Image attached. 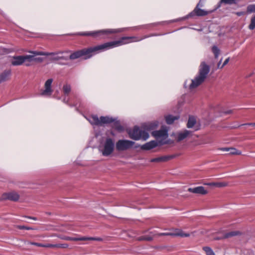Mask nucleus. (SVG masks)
I'll return each instance as SVG.
<instances>
[{"instance_id": "37998d69", "label": "nucleus", "mask_w": 255, "mask_h": 255, "mask_svg": "<svg viewBox=\"0 0 255 255\" xmlns=\"http://www.w3.org/2000/svg\"><path fill=\"white\" fill-rule=\"evenodd\" d=\"M230 60V58H227L224 62L223 64L222 65L221 68H223L224 66H225L226 65H227L229 61Z\"/></svg>"}, {"instance_id": "9d476101", "label": "nucleus", "mask_w": 255, "mask_h": 255, "mask_svg": "<svg viewBox=\"0 0 255 255\" xmlns=\"http://www.w3.org/2000/svg\"><path fill=\"white\" fill-rule=\"evenodd\" d=\"M152 135L157 139L160 144H164L167 143L166 140L168 137V130L165 128H162L158 130H155L152 132Z\"/></svg>"}, {"instance_id": "c9c22d12", "label": "nucleus", "mask_w": 255, "mask_h": 255, "mask_svg": "<svg viewBox=\"0 0 255 255\" xmlns=\"http://www.w3.org/2000/svg\"><path fill=\"white\" fill-rule=\"evenodd\" d=\"M233 113V111L232 110H229L227 111H221V115H227V114H230Z\"/></svg>"}, {"instance_id": "8fccbe9b", "label": "nucleus", "mask_w": 255, "mask_h": 255, "mask_svg": "<svg viewBox=\"0 0 255 255\" xmlns=\"http://www.w3.org/2000/svg\"><path fill=\"white\" fill-rule=\"evenodd\" d=\"M72 241H80V239H79V238H72Z\"/></svg>"}, {"instance_id": "a19ab883", "label": "nucleus", "mask_w": 255, "mask_h": 255, "mask_svg": "<svg viewBox=\"0 0 255 255\" xmlns=\"http://www.w3.org/2000/svg\"><path fill=\"white\" fill-rule=\"evenodd\" d=\"M91 237H83L79 238L80 241H91Z\"/></svg>"}, {"instance_id": "603ef678", "label": "nucleus", "mask_w": 255, "mask_h": 255, "mask_svg": "<svg viewBox=\"0 0 255 255\" xmlns=\"http://www.w3.org/2000/svg\"><path fill=\"white\" fill-rule=\"evenodd\" d=\"M254 123H248V124H245L244 125L254 126ZM243 125H242L241 126H243Z\"/></svg>"}, {"instance_id": "4be33fe9", "label": "nucleus", "mask_w": 255, "mask_h": 255, "mask_svg": "<svg viewBox=\"0 0 255 255\" xmlns=\"http://www.w3.org/2000/svg\"><path fill=\"white\" fill-rule=\"evenodd\" d=\"M240 234V232L238 231H232L227 233H225L224 235L221 237H219L216 238V240H221L227 238H229L230 237L237 236Z\"/></svg>"}, {"instance_id": "c03bdc74", "label": "nucleus", "mask_w": 255, "mask_h": 255, "mask_svg": "<svg viewBox=\"0 0 255 255\" xmlns=\"http://www.w3.org/2000/svg\"><path fill=\"white\" fill-rule=\"evenodd\" d=\"M91 241H102L103 239L101 238L91 237Z\"/></svg>"}, {"instance_id": "5701e85b", "label": "nucleus", "mask_w": 255, "mask_h": 255, "mask_svg": "<svg viewBox=\"0 0 255 255\" xmlns=\"http://www.w3.org/2000/svg\"><path fill=\"white\" fill-rule=\"evenodd\" d=\"M196 123V120L195 118L193 116H190L187 124V127L189 128H192L194 127Z\"/></svg>"}, {"instance_id": "a18cd8bd", "label": "nucleus", "mask_w": 255, "mask_h": 255, "mask_svg": "<svg viewBox=\"0 0 255 255\" xmlns=\"http://www.w3.org/2000/svg\"><path fill=\"white\" fill-rule=\"evenodd\" d=\"M220 149L223 151H229V150H230V148L224 147V148H222Z\"/></svg>"}, {"instance_id": "bb28decb", "label": "nucleus", "mask_w": 255, "mask_h": 255, "mask_svg": "<svg viewBox=\"0 0 255 255\" xmlns=\"http://www.w3.org/2000/svg\"><path fill=\"white\" fill-rule=\"evenodd\" d=\"M246 12L247 14L255 13V4H250L248 5Z\"/></svg>"}, {"instance_id": "de8ad7c7", "label": "nucleus", "mask_w": 255, "mask_h": 255, "mask_svg": "<svg viewBox=\"0 0 255 255\" xmlns=\"http://www.w3.org/2000/svg\"><path fill=\"white\" fill-rule=\"evenodd\" d=\"M26 217L28 218V219H32V220H33L34 221H36L37 220L36 218L34 217L26 216Z\"/></svg>"}, {"instance_id": "49530a36", "label": "nucleus", "mask_w": 255, "mask_h": 255, "mask_svg": "<svg viewBox=\"0 0 255 255\" xmlns=\"http://www.w3.org/2000/svg\"><path fill=\"white\" fill-rule=\"evenodd\" d=\"M222 58H221L220 59V60L219 61V62H218V64H217V67L218 68H221V63H222Z\"/></svg>"}, {"instance_id": "aec40b11", "label": "nucleus", "mask_w": 255, "mask_h": 255, "mask_svg": "<svg viewBox=\"0 0 255 255\" xmlns=\"http://www.w3.org/2000/svg\"><path fill=\"white\" fill-rule=\"evenodd\" d=\"M10 74V70H6L4 71L1 74H0V83L8 80Z\"/></svg>"}, {"instance_id": "5fc2aeb1", "label": "nucleus", "mask_w": 255, "mask_h": 255, "mask_svg": "<svg viewBox=\"0 0 255 255\" xmlns=\"http://www.w3.org/2000/svg\"><path fill=\"white\" fill-rule=\"evenodd\" d=\"M25 65H26V66H29V64H26Z\"/></svg>"}, {"instance_id": "f03ea898", "label": "nucleus", "mask_w": 255, "mask_h": 255, "mask_svg": "<svg viewBox=\"0 0 255 255\" xmlns=\"http://www.w3.org/2000/svg\"><path fill=\"white\" fill-rule=\"evenodd\" d=\"M210 67L205 62H201L199 69L198 74L191 80V83L188 84V80L185 81L184 86L185 88L188 87L192 90L204 82L210 72Z\"/></svg>"}, {"instance_id": "864d4df0", "label": "nucleus", "mask_w": 255, "mask_h": 255, "mask_svg": "<svg viewBox=\"0 0 255 255\" xmlns=\"http://www.w3.org/2000/svg\"><path fill=\"white\" fill-rule=\"evenodd\" d=\"M198 4H199V6H202V4L200 3V2H199Z\"/></svg>"}, {"instance_id": "20e7f679", "label": "nucleus", "mask_w": 255, "mask_h": 255, "mask_svg": "<svg viewBox=\"0 0 255 255\" xmlns=\"http://www.w3.org/2000/svg\"><path fill=\"white\" fill-rule=\"evenodd\" d=\"M93 126H102L114 122L116 118L110 116H101L98 118L96 115H92L86 118Z\"/></svg>"}, {"instance_id": "39448f33", "label": "nucleus", "mask_w": 255, "mask_h": 255, "mask_svg": "<svg viewBox=\"0 0 255 255\" xmlns=\"http://www.w3.org/2000/svg\"><path fill=\"white\" fill-rule=\"evenodd\" d=\"M115 145L114 139L111 137H107L105 141L101 143L99 150L103 156L107 157L114 152Z\"/></svg>"}, {"instance_id": "7c9ffc66", "label": "nucleus", "mask_w": 255, "mask_h": 255, "mask_svg": "<svg viewBox=\"0 0 255 255\" xmlns=\"http://www.w3.org/2000/svg\"><path fill=\"white\" fill-rule=\"evenodd\" d=\"M159 125V122L157 121H155L154 122L151 123L147 128V129H152L156 127H157Z\"/></svg>"}, {"instance_id": "ea45409f", "label": "nucleus", "mask_w": 255, "mask_h": 255, "mask_svg": "<svg viewBox=\"0 0 255 255\" xmlns=\"http://www.w3.org/2000/svg\"><path fill=\"white\" fill-rule=\"evenodd\" d=\"M160 159L159 157L152 158L151 159H150V162H160Z\"/></svg>"}, {"instance_id": "cd10ccee", "label": "nucleus", "mask_w": 255, "mask_h": 255, "mask_svg": "<svg viewBox=\"0 0 255 255\" xmlns=\"http://www.w3.org/2000/svg\"><path fill=\"white\" fill-rule=\"evenodd\" d=\"M175 157L174 155H165L159 157L160 162H165L167 161L170 159H173Z\"/></svg>"}, {"instance_id": "6e6d98bb", "label": "nucleus", "mask_w": 255, "mask_h": 255, "mask_svg": "<svg viewBox=\"0 0 255 255\" xmlns=\"http://www.w3.org/2000/svg\"><path fill=\"white\" fill-rule=\"evenodd\" d=\"M254 125H255V123L254 124Z\"/></svg>"}, {"instance_id": "79ce46f5", "label": "nucleus", "mask_w": 255, "mask_h": 255, "mask_svg": "<svg viewBox=\"0 0 255 255\" xmlns=\"http://www.w3.org/2000/svg\"><path fill=\"white\" fill-rule=\"evenodd\" d=\"M226 185V183H221V182H217L216 184V186L221 187H224Z\"/></svg>"}, {"instance_id": "58836bf2", "label": "nucleus", "mask_w": 255, "mask_h": 255, "mask_svg": "<svg viewBox=\"0 0 255 255\" xmlns=\"http://www.w3.org/2000/svg\"><path fill=\"white\" fill-rule=\"evenodd\" d=\"M235 13L238 16H241L245 15L247 13V12L246 11H238L235 12Z\"/></svg>"}, {"instance_id": "f704fd0d", "label": "nucleus", "mask_w": 255, "mask_h": 255, "mask_svg": "<svg viewBox=\"0 0 255 255\" xmlns=\"http://www.w3.org/2000/svg\"><path fill=\"white\" fill-rule=\"evenodd\" d=\"M68 247L67 244H57V248H66Z\"/></svg>"}, {"instance_id": "e433bc0d", "label": "nucleus", "mask_w": 255, "mask_h": 255, "mask_svg": "<svg viewBox=\"0 0 255 255\" xmlns=\"http://www.w3.org/2000/svg\"><path fill=\"white\" fill-rule=\"evenodd\" d=\"M18 229H19L20 230L25 229L26 230H33V229L31 227H26V226H18Z\"/></svg>"}, {"instance_id": "423d86ee", "label": "nucleus", "mask_w": 255, "mask_h": 255, "mask_svg": "<svg viewBox=\"0 0 255 255\" xmlns=\"http://www.w3.org/2000/svg\"><path fill=\"white\" fill-rule=\"evenodd\" d=\"M36 54H40L43 56H50L49 59L51 61H59L58 64L61 65H65L67 64L62 61H68L67 51H58L55 52H40L36 53Z\"/></svg>"}, {"instance_id": "3c124183", "label": "nucleus", "mask_w": 255, "mask_h": 255, "mask_svg": "<svg viewBox=\"0 0 255 255\" xmlns=\"http://www.w3.org/2000/svg\"><path fill=\"white\" fill-rule=\"evenodd\" d=\"M73 237H66L65 238V240H68V241H72Z\"/></svg>"}, {"instance_id": "f3484780", "label": "nucleus", "mask_w": 255, "mask_h": 255, "mask_svg": "<svg viewBox=\"0 0 255 255\" xmlns=\"http://www.w3.org/2000/svg\"><path fill=\"white\" fill-rule=\"evenodd\" d=\"M62 91L65 97L63 99V101L65 103H68L69 99L67 98L66 97L68 96L71 91V87L68 83H65L64 84L62 88Z\"/></svg>"}, {"instance_id": "4468645a", "label": "nucleus", "mask_w": 255, "mask_h": 255, "mask_svg": "<svg viewBox=\"0 0 255 255\" xmlns=\"http://www.w3.org/2000/svg\"><path fill=\"white\" fill-rule=\"evenodd\" d=\"M19 198V195L15 192H10L4 193L2 195V199H7L13 201H17Z\"/></svg>"}, {"instance_id": "a211bd4d", "label": "nucleus", "mask_w": 255, "mask_h": 255, "mask_svg": "<svg viewBox=\"0 0 255 255\" xmlns=\"http://www.w3.org/2000/svg\"><path fill=\"white\" fill-rule=\"evenodd\" d=\"M191 132L189 130L185 129L183 131L178 132L177 133L176 139L178 141H180L185 138H187L191 134Z\"/></svg>"}, {"instance_id": "9b49d317", "label": "nucleus", "mask_w": 255, "mask_h": 255, "mask_svg": "<svg viewBox=\"0 0 255 255\" xmlns=\"http://www.w3.org/2000/svg\"><path fill=\"white\" fill-rule=\"evenodd\" d=\"M159 236H170L173 237H188L190 236V234L184 233L182 230L179 229H175L171 232L167 233H162L159 234Z\"/></svg>"}, {"instance_id": "393cba45", "label": "nucleus", "mask_w": 255, "mask_h": 255, "mask_svg": "<svg viewBox=\"0 0 255 255\" xmlns=\"http://www.w3.org/2000/svg\"><path fill=\"white\" fill-rule=\"evenodd\" d=\"M248 28L251 30H253L255 28V14H254L251 16Z\"/></svg>"}, {"instance_id": "dca6fc26", "label": "nucleus", "mask_w": 255, "mask_h": 255, "mask_svg": "<svg viewBox=\"0 0 255 255\" xmlns=\"http://www.w3.org/2000/svg\"><path fill=\"white\" fill-rule=\"evenodd\" d=\"M25 61H26V55L14 56L11 61V64L13 66L21 65Z\"/></svg>"}, {"instance_id": "2eb2a0df", "label": "nucleus", "mask_w": 255, "mask_h": 255, "mask_svg": "<svg viewBox=\"0 0 255 255\" xmlns=\"http://www.w3.org/2000/svg\"><path fill=\"white\" fill-rule=\"evenodd\" d=\"M158 141L155 140H151L145 143L141 146V148L143 150H148L152 149L158 145H160Z\"/></svg>"}, {"instance_id": "473e14b6", "label": "nucleus", "mask_w": 255, "mask_h": 255, "mask_svg": "<svg viewBox=\"0 0 255 255\" xmlns=\"http://www.w3.org/2000/svg\"><path fill=\"white\" fill-rule=\"evenodd\" d=\"M236 0H221V2L226 4H232L235 3Z\"/></svg>"}, {"instance_id": "412c9836", "label": "nucleus", "mask_w": 255, "mask_h": 255, "mask_svg": "<svg viewBox=\"0 0 255 255\" xmlns=\"http://www.w3.org/2000/svg\"><path fill=\"white\" fill-rule=\"evenodd\" d=\"M179 119V116H172L171 115H167L165 116V119L166 123L168 125H171L173 123V122L178 119Z\"/></svg>"}, {"instance_id": "4c0bfd02", "label": "nucleus", "mask_w": 255, "mask_h": 255, "mask_svg": "<svg viewBox=\"0 0 255 255\" xmlns=\"http://www.w3.org/2000/svg\"><path fill=\"white\" fill-rule=\"evenodd\" d=\"M29 244L31 245H34L37 247H43L44 244L35 243V242H29Z\"/></svg>"}, {"instance_id": "1a4fd4ad", "label": "nucleus", "mask_w": 255, "mask_h": 255, "mask_svg": "<svg viewBox=\"0 0 255 255\" xmlns=\"http://www.w3.org/2000/svg\"><path fill=\"white\" fill-rule=\"evenodd\" d=\"M135 142L133 141L128 139H119L115 144L117 151H125L132 147Z\"/></svg>"}, {"instance_id": "f8f14e48", "label": "nucleus", "mask_w": 255, "mask_h": 255, "mask_svg": "<svg viewBox=\"0 0 255 255\" xmlns=\"http://www.w3.org/2000/svg\"><path fill=\"white\" fill-rule=\"evenodd\" d=\"M53 82L52 78L48 79L44 84V89L41 90L40 95L46 97H50L53 92L51 85Z\"/></svg>"}, {"instance_id": "09e8293b", "label": "nucleus", "mask_w": 255, "mask_h": 255, "mask_svg": "<svg viewBox=\"0 0 255 255\" xmlns=\"http://www.w3.org/2000/svg\"><path fill=\"white\" fill-rule=\"evenodd\" d=\"M216 183L212 182V183H208L207 185H210V186H216Z\"/></svg>"}, {"instance_id": "0eeeda50", "label": "nucleus", "mask_w": 255, "mask_h": 255, "mask_svg": "<svg viewBox=\"0 0 255 255\" xmlns=\"http://www.w3.org/2000/svg\"><path fill=\"white\" fill-rule=\"evenodd\" d=\"M128 134L131 139L135 140L140 139L146 140L149 136L147 131L138 126H134L132 129H129L128 131Z\"/></svg>"}, {"instance_id": "c756f323", "label": "nucleus", "mask_w": 255, "mask_h": 255, "mask_svg": "<svg viewBox=\"0 0 255 255\" xmlns=\"http://www.w3.org/2000/svg\"><path fill=\"white\" fill-rule=\"evenodd\" d=\"M153 237L151 236H143L138 238V240L142 241L145 240L148 241H150L152 240Z\"/></svg>"}, {"instance_id": "72a5a7b5", "label": "nucleus", "mask_w": 255, "mask_h": 255, "mask_svg": "<svg viewBox=\"0 0 255 255\" xmlns=\"http://www.w3.org/2000/svg\"><path fill=\"white\" fill-rule=\"evenodd\" d=\"M43 247H44V248H57V244H44Z\"/></svg>"}, {"instance_id": "ddd939ff", "label": "nucleus", "mask_w": 255, "mask_h": 255, "mask_svg": "<svg viewBox=\"0 0 255 255\" xmlns=\"http://www.w3.org/2000/svg\"><path fill=\"white\" fill-rule=\"evenodd\" d=\"M43 52L42 51H29V53L32 54V55H26V61L29 62L35 61L39 63H41L43 61V58L42 57H36V56L41 55L40 54H36V53Z\"/></svg>"}, {"instance_id": "b1692460", "label": "nucleus", "mask_w": 255, "mask_h": 255, "mask_svg": "<svg viewBox=\"0 0 255 255\" xmlns=\"http://www.w3.org/2000/svg\"><path fill=\"white\" fill-rule=\"evenodd\" d=\"M113 124V128L119 131H122L123 130L124 128L121 125L120 122L117 121V119L116 118V120L114 122L112 123Z\"/></svg>"}, {"instance_id": "f257e3e1", "label": "nucleus", "mask_w": 255, "mask_h": 255, "mask_svg": "<svg viewBox=\"0 0 255 255\" xmlns=\"http://www.w3.org/2000/svg\"><path fill=\"white\" fill-rule=\"evenodd\" d=\"M157 35H159L152 34L150 35L145 36L143 38H139L135 36L123 37L119 40L106 42L101 45L91 47L88 48H84L75 52H72L70 50H66L68 60L70 59L73 60L79 58H83L84 59H88L100 52L104 51L105 50L128 44L130 42L139 41L150 36Z\"/></svg>"}, {"instance_id": "c85d7f7f", "label": "nucleus", "mask_w": 255, "mask_h": 255, "mask_svg": "<svg viewBox=\"0 0 255 255\" xmlns=\"http://www.w3.org/2000/svg\"><path fill=\"white\" fill-rule=\"evenodd\" d=\"M203 250L205 252L206 255H215L212 249L209 247H204Z\"/></svg>"}, {"instance_id": "6ab92c4d", "label": "nucleus", "mask_w": 255, "mask_h": 255, "mask_svg": "<svg viewBox=\"0 0 255 255\" xmlns=\"http://www.w3.org/2000/svg\"><path fill=\"white\" fill-rule=\"evenodd\" d=\"M190 192L202 195L206 194L207 192L203 186H198L195 188H189L188 190Z\"/></svg>"}, {"instance_id": "6e6552de", "label": "nucleus", "mask_w": 255, "mask_h": 255, "mask_svg": "<svg viewBox=\"0 0 255 255\" xmlns=\"http://www.w3.org/2000/svg\"><path fill=\"white\" fill-rule=\"evenodd\" d=\"M199 4H197L196 7L195 8L194 10L193 11L191 12L188 14L184 17L174 19L168 21H163L161 22V23H165L166 24H169L172 22H176L181 20H185L189 17L193 16L194 14H196V15L199 16H201L207 15L209 13V12L207 11L199 8Z\"/></svg>"}, {"instance_id": "a878e982", "label": "nucleus", "mask_w": 255, "mask_h": 255, "mask_svg": "<svg viewBox=\"0 0 255 255\" xmlns=\"http://www.w3.org/2000/svg\"><path fill=\"white\" fill-rule=\"evenodd\" d=\"M211 50L214 55L215 58L216 59L218 58L221 52L220 49L217 46L214 45L212 46Z\"/></svg>"}, {"instance_id": "7ed1b4c3", "label": "nucleus", "mask_w": 255, "mask_h": 255, "mask_svg": "<svg viewBox=\"0 0 255 255\" xmlns=\"http://www.w3.org/2000/svg\"><path fill=\"white\" fill-rule=\"evenodd\" d=\"M126 28L105 29L93 31L78 32L72 34L73 35L91 36L95 38H104L110 34L123 31Z\"/></svg>"}, {"instance_id": "2f4dec72", "label": "nucleus", "mask_w": 255, "mask_h": 255, "mask_svg": "<svg viewBox=\"0 0 255 255\" xmlns=\"http://www.w3.org/2000/svg\"><path fill=\"white\" fill-rule=\"evenodd\" d=\"M229 153L231 154H240L241 152L238 150L237 149L235 148H230V150H229Z\"/></svg>"}]
</instances>
